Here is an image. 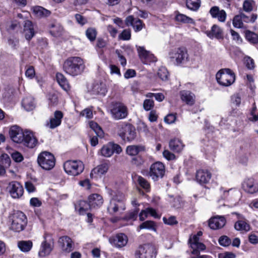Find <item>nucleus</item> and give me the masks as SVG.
<instances>
[{
	"label": "nucleus",
	"instance_id": "obj_1",
	"mask_svg": "<svg viewBox=\"0 0 258 258\" xmlns=\"http://www.w3.org/2000/svg\"><path fill=\"white\" fill-rule=\"evenodd\" d=\"M9 229L15 232L23 231L28 223L26 215L22 211H15L9 216Z\"/></svg>",
	"mask_w": 258,
	"mask_h": 258
},
{
	"label": "nucleus",
	"instance_id": "obj_2",
	"mask_svg": "<svg viewBox=\"0 0 258 258\" xmlns=\"http://www.w3.org/2000/svg\"><path fill=\"white\" fill-rule=\"evenodd\" d=\"M63 69L67 74L72 76H76L81 74L84 71V62L79 57H70L64 61Z\"/></svg>",
	"mask_w": 258,
	"mask_h": 258
},
{
	"label": "nucleus",
	"instance_id": "obj_3",
	"mask_svg": "<svg viewBox=\"0 0 258 258\" xmlns=\"http://www.w3.org/2000/svg\"><path fill=\"white\" fill-rule=\"evenodd\" d=\"M216 78L218 83L222 86L229 87L235 81V75L230 69H222L216 74Z\"/></svg>",
	"mask_w": 258,
	"mask_h": 258
},
{
	"label": "nucleus",
	"instance_id": "obj_4",
	"mask_svg": "<svg viewBox=\"0 0 258 258\" xmlns=\"http://www.w3.org/2000/svg\"><path fill=\"white\" fill-rule=\"evenodd\" d=\"M168 57L170 61L176 66L185 63L188 60L187 52L184 48L178 47L171 49L168 53Z\"/></svg>",
	"mask_w": 258,
	"mask_h": 258
},
{
	"label": "nucleus",
	"instance_id": "obj_5",
	"mask_svg": "<svg viewBox=\"0 0 258 258\" xmlns=\"http://www.w3.org/2000/svg\"><path fill=\"white\" fill-rule=\"evenodd\" d=\"M118 135L125 142H131L137 137L135 126L130 123H121L118 126Z\"/></svg>",
	"mask_w": 258,
	"mask_h": 258
},
{
	"label": "nucleus",
	"instance_id": "obj_6",
	"mask_svg": "<svg viewBox=\"0 0 258 258\" xmlns=\"http://www.w3.org/2000/svg\"><path fill=\"white\" fill-rule=\"evenodd\" d=\"M37 162L42 169L50 170L55 166V159L54 155L50 152L43 151L38 155Z\"/></svg>",
	"mask_w": 258,
	"mask_h": 258
},
{
	"label": "nucleus",
	"instance_id": "obj_7",
	"mask_svg": "<svg viewBox=\"0 0 258 258\" xmlns=\"http://www.w3.org/2000/svg\"><path fill=\"white\" fill-rule=\"evenodd\" d=\"M63 168L66 173L72 176H77L84 170V166L80 160H69L63 164Z\"/></svg>",
	"mask_w": 258,
	"mask_h": 258
},
{
	"label": "nucleus",
	"instance_id": "obj_8",
	"mask_svg": "<svg viewBox=\"0 0 258 258\" xmlns=\"http://www.w3.org/2000/svg\"><path fill=\"white\" fill-rule=\"evenodd\" d=\"M112 117L116 120L125 118L128 115L127 107L120 102H115L111 109Z\"/></svg>",
	"mask_w": 258,
	"mask_h": 258
},
{
	"label": "nucleus",
	"instance_id": "obj_9",
	"mask_svg": "<svg viewBox=\"0 0 258 258\" xmlns=\"http://www.w3.org/2000/svg\"><path fill=\"white\" fill-rule=\"evenodd\" d=\"M122 152L121 147L116 144L108 143L104 145L99 152V154L105 157H110L114 153L120 154Z\"/></svg>",
	"mask_w": 258,
	"mask_h": 258
},
{
	"label": "nucleus",
	"instance_id": "obj_10",
	"mask_svg": "<svg viewBox=\"0 0 258 258\" xmlns=\"http://www.w3.org/2000/svg\"><path fill=\"white\" fill-rule=\"evenodd\" d=\"M7 189L13 199H20L23 195V187L18 181H13L10 182Z\"/></svg>",
	"mask_w": 258,
	"mask_h": 258
},
{
	"label": "nucleus",
	"instance_id": "obj_11",
	"mask_svg": "<svg viewBox=\"0 0 258 258\" xmlns=\"http://www.w3.org/2000/svg\"><path fill=\"white\" fill-rule=\"evenodd\" d=\"M165 172V167L160 162L153 164L150 167V176L155 181L162 178Z\"/></svg>",
	"mask_w": 258,
	"mask_h": 258
},
{
	"label": "nucleus",
	"instance_id": "obj_12",
	"mask_svg": "<svg viewBox=\"0 0 258 258\" xmlns=\"http://www.w3.org/2000/svg\"><path fill=\"white\" fill-rule=\"evenodd\" d=\"M124 197L121 199H118L117 197L112 198L110 201L109 205L107 208V210L110 214H114L119 210H124L125 209L123 202Z\"/></svg>",
	"mask_w": 258,
	"mask_h": 258
},
{
	"label": "nucleus",
	"instance_id": "obj_13",
	"mask_svg": "<svg viewBox=\"0 0 258 258\" xmlns=\"http://www.w3.org/2000/svg\"><path fill=\"white\" fill-rule=\"evenodd\" d=\"M25 134V131L23 132L20 126L16 125L11 126L9 130L11 139L16 143H22Z\"/></svg>",
	"mask_w": 258,
	"mask_h": 258
},
{
	"label": "nucleus",
	"instance_id": "obj_14",
	"mask_svg": "<svg viewBox=\"0 0 258 258\" xmlns=\"http://www.w3.org/2000/svg\"><path fill=\"white\" fill-rule=\"evenodd\" d=\"M109 241L116 248H120L126 245L128 242V238L125 234L120 233L115 236L110 237Z\"/></svg>",
	"mask_w": 258,
	"mask_h": 258
},
{
	"label": "nucleus",
	"instance_id": "obj_15",
	"mask_svg": "<svg viewBox=\"0 0 258 258\" xmlns=\"http://www.w3.org/2000/svg\"><path fill=\"white\" fill-rule=\"evenodd\" d=\"M138 52L142 61L145 64L157 60L156 57L150 51L145 50L144 47L139 46Z\"/></svg>",
	"mask_w": 258,
	"mask_h": 258
},
{
	"label": "nucleus",
	"instance_id": "obj_16",
	"mask_svg": "<svg viewBox=\"0 0 258 258\" xmlns=\"http://www.w3.org/2000/svg\"><path fill=\"white\" fill-rule=\"evenodd\" d=\"M63 113L60 111H55L53 116L50 118L49 121L46 123V126L50 129H54L58 126L61 122Z\"/></svg>",
	"mask_w": 258,
	"mask_h": 258
},
{
	"label": "nucleus",
	"instance_id": "obj_17",
	"mask_svg": "<svg viewBox=\"0 0 258 258\" xmlns=\"http://www.w3.org/2000/svg\"><path fill=\"white\" fill-rule=\"evenodd\" d=\"M126 26H132L135 32L140 31L145 26L143 21L138 18H135L133 16H128L125 20Z\"/></svg>",
	"mask_w": 258,
	"mask_h": 258
},
{
	"label": "nucleus",
	"instance_id": "obj_18",
	"mask_svg": "<svg viewBox=\"0 0 258 258\" xmlns=\"http://www.w3.org/2000/svg\"><path fill=\"white\" fill-rule=\"evenodd\" d=\"M212 177V174L207 170L201 169L197 172L196 179L197 181L201 185L208 183Z\"/></svg>",
	"mask_w": 258,
	"mask_h": 258
},
{
	"label": "nucleus",
	"instance_id": "obj_19",
	"mask_svg": "<svg viewBox=\"0 0 258 258\" xmlns=\"http://www.w3.org/2000/svg\"><path fill=\"white\" fill-rule=\"evenodd\" d=\"M58 243L62 250L66 253H69L73 249V242L71 238L68 236H63L59 238Z\"/></svg>",
	"mask_w": 258,
	"mask_h": 258
},
{
	"label": "nucleus",
	"instance_id": "obj_20",
	"mask_svg": "<svg viewBox=\"0 0 258 258\" xmlns=\"http://www.w3.org/2000/svg\"><path fill=\"white\" fill-rule=\"evenodd\" d=\"M226 222V219L224 216H217L209 219V226L210 228L217 230L223 227Z\"/></svg>",
	"mask_w": 258,
	"mask_h": 258
},
{
	"label": "nucleus",
	"instance_id": "obj_21",
	"mask_svg": "<svg viewBox=\"0 0 258 258\" xmlns=\"http://www.w3.org/2000/svg\"><path fill=\"white\" fill-rule=\"evenodd\" d=\"M88 201L90 208H99L102 206L104 200L101 195L98 194H93L90 195L88 198Z\"/></svg>",
	"mask_w": 258,
	"mask_h": 258
},
{
	"label": "nucleus",
	"instance_id": "obj_22",
	"mask_svg": "<svg viewBox=\"0 0 258 258\" xmlns=\"http://www.w3.org/2000/svg\"><path fill=\"white\" fill-rule=\"evenodd\" d=\"M242 186L243 189L247 193L253 194L258 192V183L253 178L245 180Z\"/></svg>",
	"mask_w": 258,
	"mask_h": 258
},
{
	"label": "nucleus",
	"instance_id": "obj_23",
	"mask_svg": "<svg viewBox=\"0 0 258 258\" xmlns=\"http://www.w3.org/2000/svg\"><path fill=\"white\" fill-rule=\"evenodd\" d=\"M152 249L147 245H140L135 253V258H153Z\"/></svg>",
	"mask_w": 258,
	"mask_h": 258
},
{
	"label": "nucleus",
	"instance_id": "obj_24",
	"mask_svg": "<svg viewBox=\"0 0 258 258\" xmlns=\"http://www.w3.org/2000/svg\"><path fill=\"white\" fill-rule=\"evenodd\" d=\"M238 216L239 219L234 224V228L235 230L242 232L249 231L250 229L249 224L242 215H238Z\"/></svg>",
	"mask_w": 258,
	"mask_h": 258
},
{
	"label": "nucleus",
	"instance_id": "obj_25",
	"mask_svg": "<svg viewBox=\"0 0 258 258\" xmlns=\"http://www.w3.org/2000/svg\"><path fill=\"white\" fill-rule=\"evenodd\" d=\"M53 242L50 240L48 241L45 237V240L41 243L38 252L39 256L44 257L49 255L53 249Z\"/></svg>",
	"mask_w": 258,
	"mask_h": 258
},
{
	"label": "nucleus",
	"instance_id": "obj_26",
	"mask_svg": "<svg viewBox=\"0 0 258 258\" xmlns=\"http://www.w3.org/2000/svg\"><path fill=\"white\" fill-rule=\"evenodd\" d=\"M23 143L24 145L30 148L35 147L37 144V140L33 134L29 131H26Z\"/></svg>",
	"mask_w": 258,
	"mask_h": 258
},
{
	"label": "nucleus",
	"instance_id": "obj_27",
	"mask_svg": "<svg viewBox=\"0 0 258 258\" xmlns=\"http://www.w3.org/2000/svg\"><path fill=\"white\" fill-rule=\"evenodd\" d=\"M210 13L213 18L217 19L219 22H224L226 20L227 14L225 11L223 10H220L217 6L212 7Z\"/></svg>",
	"mask_w": 258,
	"mask_h": 258
},
{
	"label": "nucleus",
	"instance_id": "obj_28",
	"mask_svg": "<svg viewBox=\"0 0 258 258\" xmlns=\"http://www.w3.org/2000/svg\"><path fill=\"white\" fill-rule=\"evenodd\" d=\"M181 100L188 105H192L195 102V94L188 90H182L179 93Z\"/></svg>",
	"mask_w": 258,
	"mask_h": 258
},
{
	"label": "nucleus",
	"instance_id": "obj_29",
	"mask_svg": "<svg viewBox=\"0 0 258 258\" xmlns=\"http://www.w3.org/2000/svg\"><path fill=\"white\" fill-rule=\"evenodd\" d=\"M207 35L211 39H221L223 37V30L218 25H214L210 31H207Z\"/></svg>",
	"mask_w": 258,
	"mask_h": 258
},
{
	"label": "nucleus",
	"instance_id": "obj_30",
	"mask_svg": "<svg viewBox=\"0 0 258 258\" xmlns=\"http://www.w3.org/2000/svg\"><path fill=\"white\" fill-rule=\"evenodd\" d=\"M24 34L25 38L30 40L34 36L35 32L32 22L30 21L27 20L25 21L24 25Z\"/></svg>",
	"mask_w": 258,
	"mask_h": 258
},
{
	"label": "nucleus",
	"instance_id": "obj_31",
	"mask_svg": "<svg viewBox=\"0 0 258 258\" xmlns=\"http://www.w3.org/2000/svg\"><path fill=\"white\" fill-rule=\"evenodd\" d=\"M56 78L57 82L62 89L66 92H68L70 90L71 87L67 80L62 74L57 73Z\"/></svg>",
	"mask_w": 258,
	"mask_h": 258
},
{
	"label": "nucleus",
	"instance_id": "obj_32",
	"mask_svg": "<svg viewBox=\"0 0 258 258\" xmlns=\"http://www.w3.org/2000/svg\"><path fill=\"white\" fill-rule=\"evenodd\" d=\"M175 20L179 23H184V24H194L195 21L194 20L187 16L185 15L182 14L180 13L179 12H175Z\"/></svg>",
	"mask_w": 258,
	"mask_h": 258
},
{
	"label": "nucleus",
	"instance_id": "obj_33",
	"mask_svg": "<svg viewBox=\"0 0 258 258\" xmlns=\"http://www.w3.org/2000/svg\"><path fill=\"white\" fill-rule=\"evenodd\" d=\"M170 149L175 152H179L183 148V145L178 139H174L170 140L169 144Z\"/></svg>",
	"mask_w": 258,
	"mask_h": 258
},
{
	"label": "nucleus",
	"instance_id": "obj_34",
	"mask_svg": "<svg viewBox=\"0 0 258 258\" xmlns=\"http://www.w3.org/2000/svg\"><path fill=\"white\" fill-rule=\"evenodd\" d=\"M22 105L27 111L33 109L35 107V102L31 96L26 97L22 100Z\"/></svg>",
	"mask_w": 258,
	"mask_h": 258
},
{
	"label": "nucleus",
	"instance_id": "obj_35",
	"mask_svg": "<svg viewBox=\"0 0 258 258\" xmlns=\"http://www.w3.org/2000/svg\"><path fill=\"white\" fill-rule=\"evenodd\" d=\"M108 168L109 165L107 163H103L94 168L91 171V175H93L95 174L98 176H101L106 173L107 172Z\"/></svg>",
	"mask_w": 258,
	"mask_h": 258
},
{
	"label": "nucleus",
	"instance_id": "obj_36",
	"mask_svg": "<svg viewBox=\"0 0 258 258\" xmlns=\"http://www.w3.org/2000/svg\"><path fill=\"white\" fill-rule=\"evenodd\" d=\"M144 147L140 145L128 146L126 149V153L130 156L137 155L140 152L144 150Z\"/></svg>",
	"mask_w": 258,
	"mask_h": 258
},
{
	"label": "nucleus",
	"instance_id": "obj_37",
	"mask_svg": "<svg viewBox=\"0 0 258 258\" xmlns=\"http://www.w3.org/2000/svg\"><path fill=\"white\" fill-rule=\"evenodd\" d=\"M50 32L52 35L55 37L59 36L63 32V28L59 24H52L50 25Z\"/></svg>",
	"mask_w": 258,
	"mask_h": 258
},
{
	"label": "nucleus",
	"instance_id": "obj_38",
	"mask_svg": "<svg viewBox=\"0 0 258 258\" xmlns=\"http://www.w3.org/2000/svg\"><path fill=\"white\" fill-rule=\"evenodd\" d=\"M107 91L103 83H96L93 85L92 89L93 94H100L104 96Z\"/></svg>",
	"mask_w": 258,
	"mask_h": 258
},
{
	"label": "nucleus",
	"instance_id": "obj_39",
	"mask_svg": "<svg viewBox=\"0 0 258 258\" xmlns=\"http://www.w3.org/2000/svg\"><path fill=\"white\" fill-rule=\"evenodd\" d=\"M90 208L89 203H87L85 201H80L75 205V210L78 211L80 214L83 215Z\"/></svg>",
	"mask_w": 258,
	"mask_h": 258
},
{
	"label": "nucleus",
	"instance_id": "obj_40",
	"mask_svg": "<svg viewBox=\"0 0 258 258\" xmlns=\"http://www.w3.org/2000/svg\"><path fill=\"white\" fill-rule=\"evenodd\" d=\"M32 245V242L30 240L20 241L18 243V247L23 252H28L30 251Z\"/></svg>",
	"mask_w": 258,
	"mask_h": 258
},
{
	"label": "nucleus",
	"instance_id": "obj_41",
	"mask_svg": "<svg viewBox=\"0 0 258 258\" xmlns=\"http://www.w3.org/2000/svg\"><path fill=\"white\" fill-rule=\"evenodd\" d=\"M186 6L187 9L192 11H197L201 6L200 0H186Z\"/></svg>",
	"mask_w": 258,
	"mask_h": 258
},
{
	"label": "nucleus",
	"instance_id": "obj_42",
	"mask_svg": "<svg viewBox=\"0 0 258 258\" xmlns=\"http://www.w3.org/2000/svg\"><path fill=\"white\" fill-rule=\"evenodd\" d=\"M89 126L91 129H92L96 135L99 137H103V132L101 127L95 122L91 121L89 123Z\"/></svg>",
	"mask_w": 258,
	"mask_h": 258
},
{
	"label": "nucleus",
	"instance_id": "obj_43",
	"mask_svg": "<svg viewBox=\"0 0 258 258\" xmlns=\"http://www.w3.org/2000/svg\"><path fill=\"white\" fill-rule=\"evenodd\" d=\"M33 11L38 17H47L50 14V11L41 7L34 8Z\"/></svg>",
	"mask_w": 258,
	"mask_h": 258
},
{
	"label": "nucleus",
	"instance_id": "obj_44",
	"mask_svg": "<svg viewBox=\"0 0 258 258\" xmlns=\"http://www.w3.org/2000/svg\"><path fill=\"white\" fill-rule=\"evenodd\" d=\"M245 37L251 43L255 44L258 43V34L249 30L245 31Z\"/></svg>",
	"mask_w": 258,
	"mask_h": 258
},
{
	"label": "nucleus",
	"instance_id": "obj_45",
	"mask_svg": "<svg viewBox=\"0 0 258 258\" xmlns=\"http://www.w3.org/2000/svg\"><path fill=\"white\" fill-rule=\"evenodd\" d=\"M139 229H148L156 231V224L152 221H147L142 223L139 227Z\"/></svg>",
	"mask_w": 258,
	"mask_h": 258
},
{
	"label": "nucleus",
	"instance_id": "obj_46",
	"mask_svg": "<svg viewBox=\"0 0 258 258\" xmlns=\"http://www.w3.org/2000/svg\"><path fill=\"white\" fill-rule=\"evenodd\" d=\"M97 30L95 28L90 27L86 31V35L90 41H94L97 36Z\"/></svg>",
	"mask_w": 258,
	"mask_h": 258
},
{
	"label": "nucleus",
	"instance_id": "obj_47",
	"mask_svg": "<svg viewBox=\"0 0 258 258\" xmlns=\"http://www.w3.org/2000/svg\"><path fill=\"white\" fill-rule=\"evenodd\" d=\"M138 182L139 184L146 191H149L150 188V185L149 182L145 178L141 176L138 177Z\"/></svg>",
	"mask_w": 258,
	"mask_h": 258
},
{
	"label": "nucleus",
	"instance_id": "obj_48",
	"mask_svg": "<svg viewBox=\"0 0 258 258\" xmlns=\"http://www.w3.org/2000/svg\"><path fill=\"white\" fill-rule=\"evenodd\" d=\"M158 76L162 80H167L168 77V72L166 68L163 67L160 68L158 70Z\"/></svg>",
	"mask_w": 258,
	"mask_h": 258
},
{
	"label": "nucleus",
	"instance_id": "obj_49",
	"mask_svg": "<svg viewBox=\"0 0 258 258\" xmlns=\"http://www.w3.org/2000/svg\"><path fill=\"white\" fill-rule=\"evenodd\" d=\"M143 106L146 111L151 110L154 106V101L153 99L149 98L144 101Z\"/></svg>",
	"mask_w": 258,
	"mask_h": 258
},
{
	"label": "nucleus",
	"instance_id": "obj_50",
	"mask_svg": "<svg viewBox=\"0 0 258 258\" xmlns=\"http://www.w3.org/2000/svg\"><path fill=\"white\" fill-rule=\"evenodd\" d=\"M191 248L193 249L191 253L193 254H198L200 250H204L206 249V246L202 243L199 242L196 245L194 244Z\"/></svg>",
	"mask_w": 258,
	"mask_h": 258
},
{
	"label": "nucleus",
	"instance_id": "obj_51",
	"mask_svg": "<svg viewBox=\"0 0 258 258\" xmlns=\"http://www.w3.org/2000/svg\"><path fill=\"white\" fill-rule=\"evenodd\" d=\"M254 2L251 0H245L243 4V8L244 11L249 12L252 11Z\"/></svg>",
	"mask_w": 258,
	"mask_h": 258
},
{
	"label": "nucleus",
	"instance_id": "obj_52",
	"mask_svg": "<svg viewBox=\"0 0 258 258\" xmlns=\"http://www.w3.org/2000/svg\"><path fill=\"white\" fill-rule=\"evenodd\" d=\"M1 162L4 167L8 168L10 167L11 163V159L9 156L7 154H3L1 155Z\"/></svg>",
	"mask_w": 258,
	"mask_h": 258
},
{
	"label": "nucleus",
	"instance_id": "obj_53",
	"mask_svg": "<svg viewBox=\"0 0 258 258\" xmlns=\"http://www.w3.org/2000/svg\"><path fill=\"white\" fill-rule=\"evenodd\" d=\"M75 18L77 23L81 26H84L88 23L87 19L80 14H76Z\"/></svg>",
	"mask_w": 258,
	"mask_h": 258
},
{
	"label": "nucleus",
	"instance_id": "obj_54",
	"mask_svg": "<svg viewBox=\"0 0 258 258\" xmlns=\"http://www.w3.org/2000/svg\"><path fill=\"white\" fill-rule=\"evenodd\" d=\"M119 39L123 40H128L131 37V31L130 29H124L118 36Z\"/></svg>",
	"mask_w": 258,
	"mask_h": 258
},
{
	"label": "nucleus",
	"instance_id": "obj_55",
	"mask_svg": "<svg viewBox=\"0 0 258 258\" xmlns=\"http://www.w3.org/2000/svg\"><path fill=\"white\" fill-rule=\"evenodd\" d=\"M146 97L149 98H152L153 97H155V99L161 102L164 99V96L162 93H148L145 95Z\"/></svg>",
	"mask_w": 258,
	"mask_h": 258
},
{
	"label": "nucleus",
	"instance_id": "obj_56",
	"mask_svg": "<svg viewBox=\"0 0 258 258\" xmlns=\"http://www.w3.org/2000/svg\"><path fill=\"white\" fill-rule=\"evenodd\" d=\"M163 221L165 224L171 226L176 225L178 223V221H177L175 216L163 217Z\"/></svg>",
	"mask_w": 258,
	"mask_h": 258
},
{
	"label": "nucleus",
	"instance_id": "obj_57",
	"mask_svg": "<svg viewBox=\"0 0 258 258\" xmlns=\"http://www.w3.org/2000/svg\"><path fill=\"white\" fill-rule=\"evenodd\" d=\"M219 243L223 246H228L231 243V240L228 236L224 235L219 238Z\"/></svg>",
	"mask_w": 258,
	"mask_h": 258
},
{
	"label": "nucleus",
	"instance_id": "obj_58",
	"mask_svg": "<svg viewBox=\"0 0 258 258\" xmlns=\"http://www.w3.org/2000/svg\"><path fill=\"white\" fill-rule=\"evenodd\" d=\"M233 25L234 27L238 28L242 27L243 22L241 19V16L238 15L235 16L233 20Z\"/></svg>",
	"mask_w": 258,
	"mask_h": 258
},
{
	"label": "nucleus",
	"instance_id": "obj_59",
	"mask_svg": "<svg viewBox=\"0 0 258 258\" xmlns=\"http://www.w3.org/2000/svg\"><path fill=\"white\" fill-rule=\"evenodd\" d=\"M244 63L247 69L249 70L253 69L254 68V60L249 56L244 58Z\"/></svg>",
	"mask_w": 258,
	"mask_h": 258
},
{
	"label": "nucleus",
	"instance_id": "obj_60",
	"mask_svg": "<svg viewBox=\"0 0 258 258\" xmlns=\"http://www.w3.org/2000/svg\"><path fill=\"white\" fill-rule=\"evenodd\" d=\"M170 202L172 204V206L175 208H179L180 206L181 199L180 197H177L173 198V196H170Z\"/></svg>",
	"mask_w": 258,
	"mask_h": 258
},
{
	"label": "nucleus",
	"instance_id": "obj_61",
	"mask_svg": "<svg viewBox=\"0 0 258 258\" xmlns=\"http://www.w3.org/2000/svg\"><path fill=\"white\" fill-rule=\"evenodd\" d=\"M139 209H136L134 211L128 213L125 219L126 220H135L137 218Z\"/></svg>",
	"mask_w": 258,
	"mask_h": 258
},
{
	"label": "nucleus",
	"instance_id": "obj_62",
	"mask_svg": "<svg viewBox=\"0 0 258 258\" xmlns=\"http://www.w3.org/2000/svg\"><path fill=\"white\" fill-rule=\"evenodd\" d=\"M35 74V70L32 66L29 67L25 72L26 76L30 79L33 78Z\"/></svg>",
	"mask_w": 258,
	"mask_h": 258
},
{
	"label": "nucleus",
	"instance_id": "obj_63",
	"mask_svg": "<svg viewBox=\"0 0 258 258\" xmlns=\"http://www.w3.org/2000/svg\"><path fill=\"white\" fill-rule=\"evenodd\" d=\"M49 103L52 105H56L58 102V97L55 94H49L48 97Z\"/></svg>",
	"mask_w": 258,
	"mask_h": 258
},
{
	"label": "nucleus",
	"instance_id": "obj_64",
	"mask_svg": "<svg viewBox=\"0 0 258 258\" xmlns=\"http://www.w3.org/2000/svg\"><path fill=\"white\" fill-rule=\"evenodd\" d=\"M163 155L168 160H172L175 159V155L168 150H164L163 152Z\"/></svg>",
	"mask_w": 258,
	"mask_h": 258
}]
</instances>
